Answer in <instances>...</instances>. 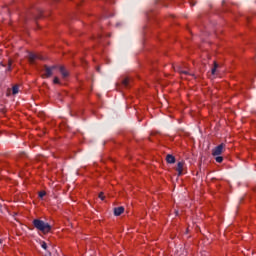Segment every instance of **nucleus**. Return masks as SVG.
<instances>
[{
    "label": "nucleus",
    "mask_w": 256,
    "mask_h": 256,
    "mask_svg": "<svg viewBox=\"0 0 256 256\" xmlns=\"http://www.w3.org/2000/svg\"><path fill=\"white\" fill-rule=\"evenodd\" d=\"M40 245H41L42 249H44V251H47L48 246H47V243L45 241L40 242Z\"/></svg>",
    "instance_id": "nucleus-14"
},
{
    "label": "nucleus",
    "mask_w": 256,
    "mask_h": 256,
    "mask_svg": "<svg viewBox=\"0 0 256 256\" xmlns=\"http://www.w3.org/2000/svg\"><path fill=\"white\" fill-rule=\"evenodd\" d=\"M124 212H125V207H123V206L114 208L115 217H119V215H121Z\"/></svg>",
    "instance_id": "nucleus-7"
},
{
    "label": "nucleus",
    "mask_w": 256,
    "mask_h": 256,
    "mask_svg": "<svg viewBox=\"0 0 256 256\" xmlns=\"http://www.w3.org/2000/svg\"><path fill=\"white\" fill-rule=\"evenodd\" d=\"M53 83H55L56 85H59V83H61V82L59 81L58 77H55L53 80Z\"/></svg>",
    "instance_id": "nucleus-18"
},
{
    "label": "nucleus",
    "mask_w": 256,
    "mask_h": 256,
    "mask_svg": "<svg viewBox=\"0 0 256 256\" xmlns=\"http://www.w3.org/2000/svg\"><path fill=\"white\" fill-rule=\"evenodd\" d=\"M166 161H167V163H170V164L175 163V156H173V155H171V154H168V155L166 156Z\"/></svg>",
    "instance_id": "nucleus-10"
},
{
    "label": "nucleus",
    "mask_w": 256,
    "mask_h": 256,
    "mask_svg": "<svg viewBox=\"0 0 256 256\" xmlns=\"http://www.w3.org/2000/svg\"><path fill=\"white\" fill-rule=\"evenodd\" d=\"M28 59L29 62L34 65L35 61H37V59H43V57L37 55V54H33V53H29L28 55Z\"/></svg>",
    "instance_id": "nucleus-5"
},
{
    "label": "nucleus",
    "mask_w": 256,
    "mask_h": 256,
    "mask_svg": "<svg viewBox=\"0 0 256 256\" xmlns=\"http://www.w3.org/2000/svg\"><path fill=\"white\" fill-rule=\"evenodd\" d=\"M46 195H47V192H45V191H40L39 192L40 199H43Z\"/></svg>",
    "instance_id": "nucleus-16"
},
{
    "label": "nucleus",
    "mask_w": 256,
    "mask_h": 256,
    "mask_svg": "<svg viewBox=\"0 0 256 256\" xmlns=\"http://www.w3.org/2000/svg\"><path fill=\"white\" fill-rule=\"evenodd\" d=\"M11 65H13V60L8 61V69L11 71Z\"/></svg>",
    "instance_id": "nucleus-19"
},
{
    "label": "nucleus",
    "mask_w": 256,
    "mask_h": 256,
    "mask_svg": "<svg viewBox=\"0 0 256 256\" xmlns=\"http://www.w3.org/2000/svg\"><path fill=\"white\" fill-rule=\"evenodd\" d=\"M19 93V86L15 85L12 87V95H17Z\"/></svg>",
    "instance_id": "nucleus-12"
},
{
    "label": "nucleus",
    "mask_w": 256,
    "mask_h": 256,
    "mask_svg": "<svg viewBox=\"0 0 256 256\" xmlns=\"http://www.w3.org/2000/svg\"><path fill=\"white\" fill-rule=\"evenodd\" d=\"M45 256H51V252H48Z\"/></svg>",
    "instance_id": "nucleus-20"
},
{
    "label": "nucleus",
    "mask_w": 256,
    "mask_h": 256,
    "mask_svg": "<svg viewBox=\"0 0 256 256\" xmlns=\"http://www.w3.org/2000/svg\"><path fill=\"white\" fill-rule=\"evenodd\" d=\"M42 11L39 9L36 10H32L27 14V19H39V17H41L42 15Z\"/></svg>",
    "instance_id": "nucleus-2"
},
{
    "label": "nucleus",
    "mask_w": 256,
    "mask_h": 256,
    "mask_svg": "<svg viewBox=\"0 0 256 256\" xmlns=\"http://www.w3.org/2000/svg\"><path fill=\"white\" fill-rule=\"evenodd\" d=\"M183 167H185V162H178L176 166V171L178 173V177H181L183 175Z\"/></svg>",
    "instance_id": "nucleus-6"
},
{
    "label": "nucleus",
    "mask_w": 256,
    "mask_h": 256,
    "mask_svg": "<svg viewBox=\"0 0 256 256\" xmlns=\"http://www.w3.org/2000/svg\"><path fill=\"white\" fill-rule=\"evenodd\" d=\"M59 71L64 79H66V77H69V72H67V70H65V67L60 66Z\"/></svg>",
    "instance_id": "nucleus-9"
},
{
    "label": "nucleus",
    "mask_w": 256,
    "mask_h": 256,
    "mask_svg": "<svg viewBox=\"0 0 256 256\" xmlns=\"http://www.w3.org/2000/svg\"><path fill=\"white\" fill-rule=\"evenodd\" d=\"M215 161L216 163H223V156H216Z\"/></svg>",
    "instance_id": "nucleus-15"
},
{
    "label": "nucleus",
    "mask_w": 256,
    "mask_h": 256,
    "mask_svg": "<svg viewBox=\"0 0 256 256\" xmlns=\"http://www.w3.org/2000/svg\"><path fill=\"white\" fill-rule=\"evenodd\" d=\"M97 71H100V68H97Z\"/></svg>",
    "instance_id": "nucleus-21"
},
{
    "label": "nucleus",
    "mask_w": 256,
    "mask_h": 256,
    "mask_svg": "<svg viewBox=\"0 0 256 256\" xmlns=\"http://www.w3.org/2000/svg\"><path fill=\"white\" fill-rule=\"evenodd\" d=\"M122 85H123V87H129V85H131V80L129 79V78H124L123 80H122Z\"/></svg>",
    "instance_id": "nucleus-11"
},
{
    "label": "nucleus",
    "mask_w": 256,
    "mask_h": 256,
    "mask_svg": "<svg viewBox=\"0 0 256 256\" xmlns=\"http://www.w3.org/2000/svg\"><path fill=\"white\" fill-rule=\"evenodd\" d=\"M33 225L35 229H37V231H40L44 235H47V233H51V230L53 229V226H51V224L39 219H34Z\"/></svg>",
    "instance_id": "nucleus-1"
},
{
    "label": "nucleus",
    "mask_w": 256,
    "mask_h": 256,
    "mask_svg": "<svg viewBox=\"0 0 256 256\" xmlns=\"http://www.w3.org/2000/svg\"><path fill=\"white\" fill-rule=\"evenodd\" d=\"M57 66H47L45 65L44 66V71H45V74H44V77H46V79H49V77H51L53 75V70L56 68Z\"/></svg>",
    "instance_id": "nucleus-4"
},
{
    "label": "nucleus",
    "mask_w": 256,
    "mask_h": 256,
    "mask_svg": "<svg viewBox=\"0 0 256 256\" xmlns=\"http://www.w3.org/2000/svg\"><path fill=\"white\" fill-rule=\"evenodd\" d=\"M0 209H1V204H0Z\"/></svg>",
    "instance_id": "nucleus-22"
},
{
    "label": "nucleus",
    "mask_w": 256,
    "mask_h": 256,
    "mask_svg": "<svg viewBox=\"0 0 256 256\" xmlns=\"http://www.w3.org/2000/svg\"><path fill=\"white\" fill-rule=\"evenodd\" d=\"M217 67H219V64H217V62H214V67L211 70L212 75H215L217 71Z\"/></svg>",
    "instance_id": "nucleus-13"
},
{
    "label": "nucleus",
    "mask_w": 256,
    "mask_h": 256,
    "mask_svg": "<svg viewBox=\"0 0 256 256\" xmlns=\"http://www.w3.org/2000/svg\"><path fill=\"white\" fill-rule=\"evenodd\" d=\"M177 71H178V73H180L182 78H184L187 75H192L193 76V74L189 73V71H187V70H183V68H181V67H178Z\"/></svg>",
    "instance_id": "nucleus-8"
},
{
    "label": "nucleus",
    "mask_w": 256,
    "mask_h": 256,
    "mask_svg": "<svg viewBox=\"0 0 256 256\" xmlns=\"http://www.w3.org/2000/svg\"><path fill=\"white\" fill-rule=\"evenodd\" d=\"M225 149V144H220L218 146H216L213 150H212V155L213 157H217L219 155H222L223 151Z\"/></svg>",
    "instance_id": "nucleus-3"
},
{
    "label": "nucleus",
    "mask_w": 256,
    "mask_h": 256,
    "mask_svg": "<svg viewBox=\"0 0 256 256\" xmlns=\"http://www.w3.org/2000/svg\"><path fill=\"white\" fill-rule=\"evenodd\" d=\"M99 199H101V201H105V195L103 194V192L99 194Z\"/></svg>",
    "instance_id": "nucleus-17"
}]
</instances>
